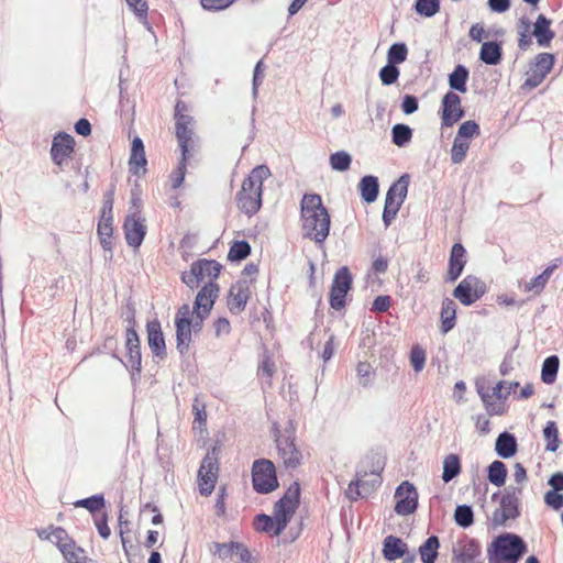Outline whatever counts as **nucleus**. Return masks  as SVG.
Instances as JSON below:
<instances>
[{"instance_id": "nucleus-9", "label": "nucleus", "mask_w": 563, "mask_h": 563, "mask_svg": "<svg viewBox=\"0 0 563 563\" xmlns=\"http://www.w3.org/2000/svg\"><path fill=\"white\" fill-rule=\"evenodd\" d=\"M275 443L279 459L286 468H296L300 465L302 454L296 445V437L290 431L277 432Z\"/></svg>"}, {"instance_id": "nucleus-60", "label": "nucleus", "mask_w": 563, "mask_h": 563, "mask_svg": "<svg viewBox=\"0 0 563 563\" xmlns=\"http://www.w3.org/2000/svg\"><path fill=\"white\" fill-rule=\"evenodd\" d=\"M197 274H198L197 268L195 266V263H192L190 271L183 273V275H181L183 283H185L191 289L198 287L199 284L202 282H201L199 275H197Z\"/></svg>"}, {"instance_id": "nucleus-3", "label": "nucleus", "mask_w": 563, "mask_h": 563, "mask_svg": "<svg viewBox=\"0 0 563 563\" xmlns=\"http://www.w3.org/2000/svg\"><path fill=\"white\" fill-rule=\"evenodd\" d=\"M269 176V168L266 165H258L243 180L241 190L236 195V203L242 212L251 217L261 209L263 183Z\"/></svg>"}, {"instance_id": "nucleus-6", "label": "nucleus", "mask_w": 563, "mask_h": 563, "mask_svg": "<svg viewBox=\"0 0 563 563\" xmlns=\"http://www.w3.org/2000/svg\"><path fill=\"white\" fill-rule=\"evenodd\" d=\"M505 382H499L493 388L492 394L489 389L485 387L484 383L476 382V390L485 406V409L489 416H499L504 413L505 406L501 399H506L510 393L519 386V383L512 382L509 384L508 390L503 393Z\"/></svg>"}, {"instance_id": "nucleus-42", "label": "nucleus", "mask_w": 563, "mask_h": 563, "mask_svg": "<svg viewBox=\"0 0 563 563\" xmlns=\"http://www.w3.org/2000/svg\"><path fill=\"white\" fill-rule=\"evenodd\" d=\"M454 521L461 528H468L474 522V512L468 505H459L454 511Z\"/></svg>"}, {"instance_id": "nucleus-59", "label": "nucleus", "mask_w": 563, "mask_h": 563, "mask_svg": "<svg viewBox=\"0 0 563 563\" xmlns=\"http://www.w3.org/2000/svg\"><path fill=\"white\" fill-rule=\"evenodd\" d=\"M544 503L554 510L563 507V495L560 492L549 490L544 495Z\"/></svg>"}, {"instance_id": "nucleus-32", "label": "nucleus", "mask_w": 563, "mask_h": 563, "mask_svg": "<svg viewBox=\"0 0 563 563\" xmlns=\"http://www.w3.org/2000/svg\"><path fill=\"white\" fill-rule=\"evenodd\" d=\"M501 46L497 42L483 43L479 52V59L487 65H498L501 60Z\"/></svg>"}, {"instance_id": "nucleus-23", "label": "nucleus", "mask_w": 563, "mask_h": 563, "mask_svg": "<svg viewBox=\"0 0 563 563\" xmlns=\"http://www.w3.org/2000/svg\"><path fill=\"white\" fill-rule=\"evenodd\" d=\"M146 329L147 343L152 353L159 358H164L166 356V345L161 323L157 320L151 321L147 323Z\"/></svg>"}, {"instance_id": "nucleus-39", "label": "nucleus", "mask_w": 563, "mask_h": 563, "mask_svg": "<svg viewBox=\"0 0 563 563\" xmlns=\"http://www.w3.org/2000/svg\"><path fill=\"white\" fill-rule=\"evenodd\" d=\"M506 477L507 468L505 463L498 460L490 463V465L488 466L487 478L493 485L497 487L503 486L506 482Z\"/></svg>"}, {"instance_id": "nucleus-34", "label": "nucleus", "mask_w": 563, "mask_h": 563, "mask_svg": "<svg viewBox=\"0 0 563 563\" xmlns=\"http://www.w3.org/2000/svg\"><path fill=\"white\" fill-rule=\"evenodd\" d=\"M195 266L197 268V275H199L201 282H205L206 279L212 282L219 276L221 271V265L216 261L199 260L195 262Z\"/></svg>"}, {"instance_id": "nucleus-40", "label": "nucleus", "mask_w": 563, "mask_h": 563, "mask_svg": "<svg viewBox=\"0 0 563 563\" xmlns=\"http://www.w3.org/2000/svg\"><path fill=\"white\" fill-rule=\"evenodd\" d=\"M412 137V129L402 123L395 124L391 129V141L395 145L402 147L407 145Z\"/></svg>"}, {"instance_id": "nucleus-52", "label": "nucleus", "mask_w": 563, "mask_h": 563, "mask_svg": "<svg viewBox=\"0 0 563 563\" xmlns=\"http://www.w3.org/2000/svg\"><path fill=\"white\" fill-rule=\"evenodd\" d=\"M189 155L185 154V156L181 155L180 161L177 165V168L172 174V187L173 189L179 188L185 179L186 170H187V161Z\"/></svg>"}, {"instance_id": "nucleus-58", "label": "nucleus", "mask_w": 563, "mask_h": 563, "mask_svg": "<svg viewBox=\"0 0 563 563\" xmlns=\"http://www.w3.org/2000/svg\"><path fill=\"white\" fill-rule=\"evenodd\" d=\"M234 0H200L201 7L208 11H219L229 8Z\"/></svg>"}, {"instance_id": "nucleus-28", "label": "nucleus", "mask_w": 563, "mask_h": 563, "mask_svg": "<svg viewBox=\"0 0 563 563\" xmlns=\"http://www.w3.org/2000/svg\"><path fill=\"white\" fill-rule=\"evenodd\" d=\"M407 551V543L398 537L390 534L387 536L383 541V556L389 562L404 558Z\"/></svg>"}, {"instance_id": "nucleus-2", "label": "nucleus", "mask_w": 563, "mask_h": 563, "mask_svg": "<svg viewBox=\"0 0 563 563\" xmlns=\"http://www.w3.org/2000/svg\"><path fill=\"white\" fill-rule=\"evenodd\" d=\"M300 497V486L297 482L292 483L284 496L275 504L274 518L261 514L255 517V527L261 532H272L279 536L287 527L295 514Z\"/></svg>"}, {"instance_id": "nucleus-35", "label": "nucleus", "mask_w": 563, "mask_h": 563, "mask_svg": "<svg viewBox=\"0 0 563 563\" xmlns=\"http://www.w3.org/2000/svg\"><path fill=\"white\" fill-rule=\"evenodd\" d=\"M440 541L437 536L429 537L420 547L419 554L423 563H434L438 558Z\"/></svg>"}, {"instance_id": "nucleus-62", "label": "nucleus", "mask_w": 563, "mask_h": 563, "mask_svg": "<svg viewBox=\"0 0 563 563\" xmlns=\"http://www.w3.org/2000/svg\"><path fill=\"white\" fill-rule=\"evenodd\" d=\"M64 558L70 563H77L81 559L82 550L75 547L70 541V547H65L60 551Z\"/></svg>"}, {"instance_id": "nucleus-36", "label": "nucleus", "mask_w": 563, "mask_h": 563, "mask_svg": "<svg viewBox=\"0 0 563 563\" xmlns=\"http://www.w3.org/2000/svg\"><path fill=\"white\" fill-rule=\"evenodd\" d=\"M468 69L463 65H457L449 76V85L453 90L466 92V81L468 79Z\"/></svg>"}, {"instance_id": "nucleus-26", "label": "nucleus", "mask_w": 563, "mask_h": 563, "mask_svg": "<svg viewBox=\"0 0 563 563\" xmlns=\"http://www.w3.org/2000/svg\"><path fill=\"white\" fill-rule=\"evenodd\" d=\"M218 294V285L213 282H208L197 294L194 309L202 310L203 313H209Z\"/></svg>"}, {"instance_id": "nucleus-15", "label": "nucleus", "mask_w": 563, "mask_h": 563, "mask_svg": "<svg viewBox=\"0 0 563 563\" xmlns=\"http://www.w3.org/2000/svg\"><path fill=\"white\" fill-rule=\"evenodd\" d=\"M395 511L400 516H407L416 511L418 506V493L409 482H402L395 492Z\"/></svg>"}, {"instance_id": "nucleus-18", "label": "nucleus", "mask_w": 563, "mask_h": 563, "mask_svg": "<svg viewBox=\"0 0 563 563\" xmlns=\"http://www.w3.org/2000/svg\"><path fill=\"white\" fill-rule=\"evenodd\" d=\"M128 245L137 249L146 234L145 219L137 214H128L123 224Z\"/></svg>"}, {"instance_id": "nucleus-25", "label": "nucleus", "mask_w": 563, "mask_h": 563, "mask_svg": "<svg viewBox=\"0 0 563 563\" xmlns=\"http://www.w3.org/2000/svg\"><path fill=\"white\" fill-rule=\"evenodd\" d=\"M210 551L223 561L232 559L234 555H236L239 560H246L249 558V550L244 544L233 541L228 543L216 542L212 544Z\"/></svg>"}, {"instance_id": "nucleus-10", "label": "nucleus", "mask_w": 563, "mask_h": 563, "mask_svg": "<svg viewBox=\"0 0 563 563\" xmlns=\"http://www.w3.org/2000/svg\"><path fill=\"white\" fill-rule=\"evenodd\" d=\"M186 109V104L181 101H178L175 106L176 137L183 156L189 154L190 142L194 136V119L184 113Z\"/></svg>"}, {"instance_id": "nucleus-19", "label": "nucleus", "mask_w": 563, "mask_h": 563, "mask_svg": "<svg viewBox=\"0 0 563 563\" xmlns=\"http://www.w3.org/2000/svg\"><path fill=\"white\" fill-rule=\"evenodd\" d=\"M464 115V111L461 108V98L449 91L442 99V124L445 126H452Z\"/></svg>"}, {"instance_id": "nucleus-64", "label": "nucleus", "mask_w": 563, "mask_h": 563, "mask_svg": "<svg viewBox=\"0 0 563 563\" xmlns=\"http://www.w3.org/2000/svg\"><path fill=\"white\" fill-rule=\"evenodd\" d=\"M401 110L405 114H411L418 110V99L415 96L406 95L401 102Z\"/></svg>"}, {"instance_id": "nucleus-61", "label": "nucleus", "mask_w": 563, "mask_h": 563, "mask_svg": "<svg viewBox=\"0 0 563 563\" xmlns=\"http://www.w3.org/2000/svg\"><path fill=\"white\" fill-rule=\"evenodd\" d=\"M146 157H145V152H131V156H130V161H129V165H130V170L133 172L134 174H139V168L140 167H144L146 165Z\"/></svg>"}, {"instance_id": "nucleus-49", "label": "nucleus", "mask_w": 563, "mask_h": 563, "mask_svg": "<svg viewBox=\"0 0 563 563\" xmlns=\"http://www.w3.org/2000/svg\"><path fill=\"white\" fill-rule=\"evenodd\" d=\"M427 354L420 345H413L410 350V365L416 373H420L426 365Z\"/></svg>"}, {"instance_id": "nucleus-8", "label": "nucleus", "mask_w": 563, "mask_h": 563, "mask_svg": "<svg viewBox=\"0 0 563 563\" xmlns=\"http://www.w3.org/2000/svg\"><path fill=\"white\" fill-rule=\"evenodd\" d=\"M382 478L377 471L373 470L369 473L358 468L356 471L355 481L349 484L346 496L351 500L365 498L369 496L377 486L380 485Z\"/></svg>"}, {"instance_id": "nucleus-24", "label": "nucleus", "mask_w": 563, "mask_h": 563, "mask_svg": "<svg viewBox=\"0 0 563 563\" xmlns=\"http://www.w3.org/2000/svg\"><path fill=\"white\" fill-rule=\"evenodd\" d=\"M481 554V548L474 539H466L456 543L453 548V559L457 563H470Z\"/></svg>"}, {"instance_id": "nucleus-14", "label": "nucleus", "mask_w": 563, "mask_h": 563, "mask_svg": "<svg viewBox=\"0 0 563 563\" xmlns=\"http://www.w3.org/2000/svg\"><path fill=\"white\" fill-rule=\"evenodd\" d=\"M191 314V309L188 305H183L176 314V347L181 355H185L189 350L191 342V333L194 332L190 323L188 322V316Z\"/></svg>"}, {"instance_id": "nucleus-57", "label": "nucleus", "mask_w": 563, "mask_h": 563, "mask_svg": "<svg viewBox=\"0 0 563 563\" xmlns=\"http://www.w3.org/2000/svg\"><path fill=\"white\" fill-rule=\"evenodd\" d=\"M113 217L112 216H101L98 222L97 232L98 235L108 236L113 233Z\"/></svg>"}, {"instance_id": "nucleus-46", "label": "nucleus", "mask_w": 563, "mask_h": 563, "mask_svg": "<svg viewBox=\"0 0 563 563\" xmlns=\"http://www.w3.org/2000/svg\"><path fill=\"white\" fill-rule=\"evenodd\" d=\"M251 253V245L247 241H235L228 254V258L232 262H240L244 258H246Z\"/></svg>"}, {"instance_id": "nucleus-50", "label": "nucleus", "mask_w": 563, "mask_h": 563, "mask_svg": "<svg viewBox=\"0 0 563 563\" xmlns=\"http://www.w3.org/2000/svg\"><path fill=\"white\" fill-rule=\"evenodd\" d=\"M418 14L430 18L440 9V0H417L415 4Z\"/></svg>"}, {"instance_id": "nucleus-16", "label": "nucleus", "mask_w": 563, "mask_h": 563, "mask_svg": "<svg viewBox=\"0 0 563 563\" xmlns=\"http://www.w3.org/2000/svg\"><path fill=\"white\" fill-rule=\"evenodd\" d=\"M253 279L240 278L229 290L228 308L232 313H241L251 296Z\"/></svg>"}, {"instance_id": "nucleus-63", "label": "nucleus", "mask_w": 563, "mask_h": 563, "mask_svg": "<svg viewBox=\"0 0 563 563\" xmlns=\"http://www.w3.org/2000/svg\"><path fill=\"white\" fill-rule=\"evenodd\" d=\"M114 202V186L107 190L103 195V205L101 216H112V208Z\"/></svg>"}, {"instance_id": "nucleus-51", "label": "nucleus", "mask_w": 563, "mask_h": 563, "mask_svg": "<svg viewBox=\"0 0 563 563\" xmlns=\"http://www.w3.org/2000/svg\"><path fill=\"white\" fill-rule=\"evenodd\" d=\"M74 505L75 507L86 508L90 512H96L104 506V498L102 495H93L88 498L79 499Z\"/></svg>"}, {"instance_id": "nucleus-48", "label": "nucleus", "mask_w": 563, "mask_h": 563, "mask_svg": "<svg viewBox=\"0 0 563 563\" xmlns=\"http://www.w3.org/2000/svg\"><path fill=\"white\" fill-rule=\"evenodd\" d=\"M400 71L394 64L387 63L380 68L378 76L383 85L390 86L398 80Z\"/></svg>"}, {"instance_id": "nucleus-11", "label": "nucleus", "mask_w": 563, "mask_h": 563, "mask_svg": "<svg viewBox=\"0 0 563 563\" xmlns=\"http://www.w3.org/2000/svg\"><path fill=\"white\" fill-rule=\"evenodd\" d=\"M554 60L553 54H538L526 74L527 77L522 84V88L529 90L537 88L552 69Z\"/></svg>"}, {"instance_id": "nucleus-53", "label": "nucleus", "mask_w": 563, "mask_h": 563, "mask_svg": "<svg viewBox=\"0 0 563 563\" xmlns=\"http://www.w3.org/2000/svg\"><path fill=\"white\" fill-rule=\"evenodd\" d=\"M479 134V126L475 121H465L462 123L457 130V137L462 140L472 139Z\"/></svg>"}, {"instance_id": "nucleus-12", "label": "nucleus", "mask_w": 563, "mask_h": 563, "mask_svg": "<svg viewBox=\"0 0 563 563\" xmlns=\"http://www.w3.org/2000/svg\"><path fill=\"white\" fill-rule=\"evenodd\" d=\"M352 287V275L346 266L336 271L330 291V306L341 310L345 306V296Z\"/></svg>"}, {"instance_id": "nucleus-56", "label": "nucleus", "mask_w": 563, "mask_h": 563, "mask_svg": "<svg viewBox=\"0 0 563 563\" xmlns=\"http://www.w3.org/2000/svg\"><path fill=\"white\" fill-rule=\"evenodd\" d=\"M209 316V313H203L202 310H191V314L188 316V322L192 328L194 332H199L202 329L205 319Z\"/></svg>"}, {"instance_id": "nucleus-38", "label": "nucleus", "mask_w": 563, "mask_h": 563, "mask_svg": "<svg viewBox=\"0 0 563 563\" xmlns=\"http://www.w3.org/2000/svg\"><path fill=\"white\" fill-rule=\"evenodd\" d=\"M461 472L460 457L456 454H449L443 461L442 479L445 483L451 482Z\"/></svg>"}, {"instance_id": "nucleus-29", "label": "nucleus", "mask_w": 563, "mask_h": 563, "mask_svg": "<svg viewBox=\"0 0 563 563\" xmlns=\"http://www.w3.org/2000/svg\"><path fill=\"white\" fill-rule=\"evenodd\" d=\"M560 260L556 258L553 264L549 265L540 275L531 279L525 285V291L539 295L544 289L553 272L559 267Z\"/></svg>"}, {"instance_id": "nucleus-37", "label": "nucleus", "mask_w": 563, "mask_h": 563, "mask_svg": "<svg viewBox=\"0 0 563 563\" xmlns=\"http://www.w3.org/2000/svg\"><path fill=\"white\" fill-rule=\"evenodd\" d=\"M560 361L556 355L547 357L542 364L541 378L544 384H553L555 382Z\"/></svg>"}, {"instance_id": "nucleus-17", "label": "nucleus", "mask_w": 563, "mask_h": 563, "mask_svg": "<svg viewBox=\"0 0 563 563\" xmlns=\"http://www.w3.org/2000/svg\"><path fill=\"white\" fill-rule=\"evenodd\" d=\"M218 478V462L217 459L207 454L202 460L198 471L199 490L201 495L208 496L213 489Z\"/></svg>"}, {"instance_id": "nucleus-5", "label": "nucleus", "mask_w": 563, "mask_h": 563, "mask_svg": "<svg viewBox=\"0 0 563 563\" xmlns=\"http://www.w3.org/2000/svg\"><path fill=\"white\" fill-rule=\"evenodd\" d=\"M522 489L512 485L504 489L499 499V507L493 511L492 523L494 527L505 526L508 520L519 516V496Z\"/></svg>"}, {"instance_id": "nucleus-1", "label": "nucleus", "mask_w": 563, "mask_h": 563, "mask_svg": "<svg viewBox=\"0 0 563 563\" xmlns=\"http://www.w3.org/2000/svg\"><path fill=\"white\" fill-rule=\"evenodd\" d=\"M302 235L316 244L329 236L331 219L318 194L303 195L300 203Z\"/></svg>"}, {"instance_id": "nucleus-55", "label": "nucleus", "mask_w": 563, "mask_h": 563, "mask_svg": "<svg viewBox=\"0 0 563 563\" xmlns=\"http://www.w3.org/2000/svg\"><path fill=\"white\" fill-rule=\"evenodd\" d=\"M356 373L358 377V384L363 387H367L372 380V367L367 362H360L356 367Z\"/></svg>"}, {"instance_id": "nucleus-22", "label": "nucleus", "mask_w": 563, "mask_h": 563, "mask_svg": "<svg viewBox=\"0 0 563 563\" xmlns=\"http://www.w3.org/2000/svg\"><path fill=\"white\" fill-rule=\"evenodd\" d=\"M128 364L126 366L134 373H140L142 367V355L140 339L136 331L132 328L126 329Z\"/></svg>"}, {"instance_id": "nucleus-33", "label": "nucleus", "mask_w": 563, "mask_h": 563, "mask_svg": "<svg viewBox=\"0 0 563 563\" xmlns=\"http://www.w3.org/2000/svg\"><path fill=\"white\" fill-rule=\"evenodd\" d=\"M361 197L367 203H372L377 199L379 185L375 176H364L360 181Z\"/></svg>"}, {"instance_id": "nucleus-27", "label": "nucleus", "mask_w": 563, "mask_h": 563, "mask_svg": "<svg viewBox=\"0 0 563 563\" xmlns=\"http://www.w3.org/2000/svg\"><path fill=\"white\" fill-rule=\"evenodd\" d=\"M552 21L543 14H539L534 24L532 35L541 47H549L555 33L550 29Z\"/></svg>"}, {"instance_id": "nucleus-43", "label": "nucleus", "mask_w": 563, "mask_h": 563, "mask_svg": "<svg viewBox=\"0 0 563 563\" xmlns=\"http://www.w3.org/2000/svg\"><path fill=\"white\" fill-rule=\"evenodd\" d=\"M408 185L409 176L405 174L389 187L386 197L405 200L408 192Z\"/></svg>"}, {"instance_id": "nucleus-30", "label": "nucleus", "mask_w": 563, "mask_h": 563, "mask_svg": "<svg viewBox=\"0 0 563 563\" xmlns=\"http://www.w3.org/2000/svg\"><path fill=\"white\" fill-rule=\"evenodd\" d=\"M496 453L503 459H509L517 452V441L514 434L503 432L498 435L495 443Z\"/></svg>"}, {"instance_id": "nucleus-20", "label": "nucleus", "mask_w": 563, "mask_h": 563, "mask_svg": "<svg viewBox=\"0 0 563 563\" xmlns=\"http://www.w3.org/2000/svg\"><path fill=\"white\" fill-rule=\"evenodd\" d=\"M74 145L75 141L71 135L63 132H59L57 135H55L51 147V156L53 162L56 165L62 166L74 152Z\"/></svg>"}, {"instance_id": "nucleus-4", "label": "nucleus", "mask_w": 563, "mask_h": 563, "mask_svg": "<svg viewBox=\"0 0 563 563\" xmlns=\"http://www.w3.org/2000/svg\"><path fill=\"white\" fill-rule=\"evenodd\" d=\"M523 540L512 533L497 537L488 549V563H517L526 553Z\"/></svg>"}, {"instance_id": "nucleus-47", "label": "nucleus", "mask_w": 563, "mask_h": 563, "mask_svg": "<svg viewBox=\"0 0 563 563\" xmlns=\"http://www.w3.org/2000/svg\"><path fill=\"white\" fill-rule=\"evenodd\" d=\"M408 56V48L405 43H394L387 52V63L398 65L404 63Z\"/></svg>"}, {"instance_id": "nucleus-7", "label": "nucleus", "mask_w": 563, "mask_h": 563, "mask_svg": "<svg viewBox=\"0 0 563 563\" xmlns=\"http://www.w3.org/2000/svg\"><path fill=\"white\" fill-rule=\"evenodd\" d=\"M252 482L254 489L260 494H268L278 487L276 468L267 459H260L253 463Z\"/></svg>"}, {"instance_id": "nucleus-41", "label": "nucleus", "mask_w": 563, "mask_h": 563, "mask_svg": "<svg viewBox=\"0 0 563 563\" xmlns=\"http://www.w3.org/2000/svg\"><path fill=\"white\" fill-rule=\"evenodd\" d=\"M543 437L547 441L545 450L555 452L560 446L559 430L554 421H548L543 429Z\"/></svg>"}, {"instance_id": "nucleus-21", "label": "nucleus", "mask_w": 563, "mask_h": 563, "mask_svg": "<svg viewBox=\"0 0 563 563\" xmlns=\"http://www.w3.org/2000/svg\"><path fill=\"white\" fill-rule=\"evenodd\" d=\"M466 265V250L461 243L453 244L449 258V269L445 277L446 283L455 282Z\"/></svg>"}, {"instance_id": "nucleus-45", "label": "nucleus", "mask_w": 563, "mask_h": 563, "mask_svg": "<svg viewBox=\"0 0 563 563\" xmlns=\"http://www.w3.org/2000/svg\"><path fill=\"white\" fill-rule=\"evenodd\" d=\"M470 148V142L455 136L451 148V161L453 164H461Z\"/></svg>"}, {"instance_id": "nucleus-31", "label": "nucleus", "mask_w": 563, "mask_h": 563, "mask_svg": "<svg viewBox=\"0 0 563 563\" xmlns=\"http://www.w3.org/2000/svg\"><path fill=\"white\" fill-rule=\"evenodd\" d=\"M456 318V303L450 299L445 298L442 301L441 308V332L443 334L451 331L455 325Z\"/></svg>"}, {"instance_id": "nucleus-54", "label": "nucleus", "mask_w": 563, "mask_h": 563, "mask_svg": "<svg viewBox=\"0 0 563 563\" xmlns=\"http://www.w3.org/2000/svg\"><path fill=\"white\" fill-rule=\"evenodd\" d=\"M49 541L58 547L62 551L65 547H70V539L63 528H52Z\"/></svg>"}, {"instance_id": "nucleus-13", "label": "nucleus", "mask_w": 563, "mask_h": 563, "mask_svg": "<svg viewBox=\"0 0 563 563\" xmlns=\"http://www.w3.org/2000/svg\"><path fill=\"white\" fill-rule=\"evenodd\" d=\"M485 294V285L474 275H467L453 290V296L464 306H471Z\"/></svg>"}, {"instance_id": "nucleus-44", "label": "nucleus", "mask_w": 563, "mask_h": 563, "mask_svg": "<svg viewBox=\"0 0 563 563\" xmlns=\"http://www.w3.org/2000/svg\"><path fill=\"white\" fill-rule=\"evenodd\" d=\"M329 163L333 170L345 172L350 168L352 156L345 151H339L330 155Z\"/></svg>"}]
</instances>
